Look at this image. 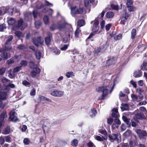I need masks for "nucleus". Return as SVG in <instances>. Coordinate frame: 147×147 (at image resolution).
<instances>
[{"mask_svg": "<svg viewBox=\"0 0 147 147\" xmlns=\"http://www.w3.org/2000/svg\"><path fill=\"white\" fill-rule=\"evenodd\" d=\"M65 28V35L69 38L70 34L71 33L72 28L71 25L67 24L64 19L58 22L57 27L55 24H52L50 26V29L51 30L53 31L57 28L60 30H63Z\"/></svg>", "mask_w": 147, "mask_h": 147, "instance_id": "f257e3e1", "label": "nucleus"}, {"mask_svg": "<svg viewBox=\"0 0 147 147\" xmlns=\"http://www.w3.org/2000/svg\"><path fill=\"white\" fill-rule=\"evenodd\" d=\"M114 85L111 88L109 86H106L105 85L102 87H98L96 89V91L99 93L102 92V94L101 96V99L104 100L105 97L107 96L109 91L110 90V93H111L114 87Z\"/></svg>", "mask_w": 147, "mask_h": 147, "instance_id": "f03ea898", "label": "nucleus"}, {"mask_svg": "<svg viewBox=\"0 0 147 147\" xmlns=\"http://www.w3.org/2000/svg\"><path fill=\"white\" fill-rule=\"evenodd\" d=\"M27 24L26 23H23L22 19H21L18 21V26H14L13 28V29L14 30H16L18 29L21 30H24L27 26Z\"/></svg>", "mask_w": 147, "mask_h": 147, "instance_id": "7ed1b4c3", "label": "nucleus"}, {"mask_svg": "<svg viewBox=\"0 0 147 147\" xmlns=\"http://www.w3.org/2000/svg\"><path fill=\"white\" fill-rule=\"evenodd\" d=\"M9 91L8 89L6 88L3 91L0 92V100H5L7 99Z\"/></svg>", "mask_w": 147, "mask_h": 147, "instance_id": "20e7f679", "label": "nucleus"}, {"mask_svg": "<svg viewBox=\"0 0 147 147\" xmlns=\"http://www.w3.org/2000/svg\"><path fill=\"white\" fill-rule=\"evenodd\" d=\"M51 94L55 97H60L63 95L64 92L57 90H55L51 92Z\"/></svg>", "mask_w": 147, "mask_h": 147, "instance_id": "39448f33", "label": "nucleus"}, {"mask_svg": "<svg viewBox=\"0 0 147 147\" xmlns=\"http://www.w3.org/2000/svg\"><path fill=\"white\" fill-rule=\"evenodd\" d=\"M109 138L111 142H113L117 140L118 143L119 142L121 139L120 134L119 133L117 134H114L112 135H110L109 136Z\"/></svg>", "mask_w": 147, "mask_h": 147, "instance_id": "423d86ee", "label": "nucleus"}, {"mask_svg": "<svg viewBox=\"0 0 147 147\" xmlns=\"http://www.w3.org/2000/svg\"><path fill=\"white\" fill-rule=\"evenodd\" d=\"M43 39L40 36L38 37L37 39L34 38L32 39V42L36 46L38 47L39 45H42L43 43Z\"/></svg>", "mask_w": 147, "mask_h": 147, "instance_id": "0eeeda50", "label": "nucleus"}, {"mask_svg": "<svg viewBox=\"0 0 147 147\" xmlns=\"http://www.w3.org/2000/svg\"><path fill=\"white\" fill-rule=\"evenodd\" d=\"M91 23L93 24V26L92 28V31L94 32H97L99 28L98 26L99 21L97 20H95L92 21Z\"/></svg>", "mask_w": 147, "mask_h": 147, "instance_id": "6e6552de", "label": "nucleus"}, {"mask_svg": "<svg viewBox=\"0 0 147 147\" xmlns=\"http://www.w3.org/2000/svg\"><path fill=\"white\" fill-rule=\"evenodd\" d=\"M8 57V54L3 51V49H0V61L1 60L2 58L7 59Z\"/></svg>", "mask_w": 147, "mask_h": 147, "instance_id": "1a4fd4ad", "label": "nucleus"}, {"mask_svg": "<svg viewBox=\"0 0 147 147\" xmlns=\"http://www.w3.org/2000/svg\"><path fill=\"white\" fill-rule=\"evenodd\" d=\"M52 38V35L51 34L50 32H48L47 34V36L45 38V42L47 45H49Z\"/></svg>", "mask_w": 147, "mask_h": 147, "instance_id": "9d476101", "label": "nucleus"}, {"mask_svg": "<svg viewBox=\"0 0 147 147\" xmlns=\"http://www.w3.org/2000/svg\"><path fill=\"white\" fill-rule=\"evenodd\" d=\"M40 72V70L38 67H36L35 69L33 70L31 72V75L33 78L35 77L37 74H39Z\"/></svg>", "mask_w": 147, "mask_h": 147, "instance_id": "9b49d317", "label": "nucleus"}, {"mask_svg": "<svg viewBox=\"0 0 147 147\" xmlns=\"http://www.w3.org/2000/svg\"><path fill=\"white\" fill-rule=\"evenodd\" d=\"M136 132L140 138H142L146 135V132L145 131H142L140 129H137Z\"/></svg>", "mask_w": 147, "mask_h": 147, "instance_id": "f8f14e48", "label": "nucleus"}, {"mask_svg": "<svg viewBox=\"0 0 147 147\" xmlns=\"http://www.w3.org/2000/svg\"><path fill=\"white\" fill-rule=\"evenodd\" d=\"M13 38V37L12 35H10L8 37V39L5 42V49L7 50H9L11 49V47L7 48V45H9L11 44L10 42L12 40Z\"/></svg>", "mask_w": 147, "mask_h": 147, "instance_id": "ddd939ff", "label": "nucleus"}, {"mask_svg": "<svg viewBox=\"0 0 147 147\" xmlns=\"http://www.w3.org/2000/svg\"><path fill=\"white\" fill-rule=\"evenodd\" d=\"M112 111L113 112L112 114V117L116 118H118L119 116V114L117 109L116 108L114 109Z\"/></svg>", "mask_w": 147, "mask_h": 147, "instance_id": "4468645a", "label": "nucleus"}, {"mask_svg": "<svg viewBox=\"0 0 147 147\" xmlns=\"http://www.w3.org/2000/svg\"><path fill=\"white\" fill-rule=\"evenodd\" d=\"M122 119L126 123L128 127L130 126L131 123V121L129 119H128L126 117L123 116L122 117Z\"/></svg>", "mask_w": 147, "mask_h": 147, "instance_id": "2eb2a0df", "label": "nucleus"}, {"mask_svg": "<svg viewBox=\"0 0 147 147\" xmlns=\"http://www.w3.org/2000/svg\"><path fill=\"white\" fill-rule=\"evenodd\" d=\"M142 76V72L140 70H138L135 71L134 74V76L135 78H138Z\"/></svg>", "mask_w": 147, "mask_h": 147, "instance_id": "dca6fc26", "label": "nucleus"}, {"mask_svg": "<svg viewBox=\"0 0 147 147\" xmlns=\"http://www.w3.org/2000/svg\"><path fill=\"white\" fill-rule=\"evenodd\" d=\"M71 10V13L72 16H74L75 14H77V7L74 6L72 7L71 6H69Z\"/></svg>", "mask_w": 147, "mask_h": 147, "instance_id": "f3484780", "label": "nucleus"}, {"mask_svg": "<svg viewBox=\"0 0 147 147\" xmlns=\"http://www.w3.org/2000/svg\"><path fill=\"white\" fill-rule=\"evenodd\" d=\"M35 55L36 58L38 59H40L42 56L41 52L39 50H37L35 51Z\"/></svg>", "mask_w": 147, "mask_h": 147, "instance_id": "a211bd4d", "label": "nucleus"}, {"mask_svg": "<svg viewBox=\"0 0 147 147\" xmlns=\"http://www.w3.org/2000/svg\"><path fill=\"white\" fill-rule=\"evenodd\" d=\"M121 109L122 111L127 110L129 109L128 105L127 104L122 103L121 107Z\"/></svg>", "mask_w": 147, "mask_h": 147, "instance_id": "6ab92c4d", "label": "nucleus"}, {"mask_svg": "<svg viewBox=\"0 0 147 147\" xmlns=\"http://www.w3.org/2000/svg\"><path fill=\"white\" fill-rule=\"evenodd\" d=\"M9 9L7 7H3L1 10H0V15L7 13Z\"/></svg>", "mask_w": 147, "mask_h": 147, "instance_id": "aec40b11", "label": "nucleus"}, {"mask_svg": "<svg viewBox=\"0 0 147 147\" xmlns=\"http://www.w3.org/2000/svg\"><path fill=\"white\" fill-rule=\"evenodd\" d=\"M10 127L7 126L4 129L3 131L2 132V133L4 134H8L10 133Z\"/></svg>", "mask_w": 147, "mask_h": 147, "instance_id": "412c9836", "label": "nucleus"}, {"mask_svg": "<svg viewBox=\"0 0 147 147\" xmlns=\"http://www.w3.org/2000/svg\"><path fill=\"white\" fill-rule=\"evenodd\" d=\"M43 11L44 12H48L49 15H52L53 13V11L51 9H48L47 7H45L43 10Z\"/></svg>", "mask_w": 147, "mask_h": 147, "instance_id": "4be33fe9", "label": "nucleus"}, {"mask_svg": "<svg viewBox=\"0 0 147 147\" xmlns=\"http://www.w3.org/2000/svg\"><path fill=\"white\" fill-rule=\"evenodd\" d=\"M114 15L113 13L111 11L107 12L106 14V16L108 18H113Z\"/></svg>", "mask_w": 147, "mask_h": 147, "instance_id": "5701e85b", "label": "nucleus"}, {"mask_svg": "<svg viewBox=\"0 0 147 147\" xmlns=\"http://www.w3.org/2000/svg\"><path fill=\"white\" fill-rule=\"evenodd\" d=\"M128 10L129 12H133L136 10L137 8L133 6L130 5L127 7Z\"/></svg>", "mask_w": 147, "mask_h": 147, "instance_id": "b1692460", "label": "nucleus"}, {"mask_svg": "<svg viewBox=\"0 0 147 147\" xmlns=\"http://www.w3.org/2000/svg\"><path fill=\"white\" fill-rule=\"evenodd\" d=\"M52 51L56 55H59L60 53V50L58 49L56 47L53 48Z\"/></svg>", "mask_w": 147, "mask_h": 147, "instance_id": "393cba45", "label": "nucleus"}, {"mask_svg": "<svg viewBox=\"0 0 147 147\" xmlns=\"http://www.w3.org/2000/svg\"><path fill=\"white\" fill-rule=\"evenodd\" d=\"M96 114V111L94 108L91 109V112L90 114V116L92 117H94Z\"/></svg>", "mask_w": 147, "mask_h": 147, "instance_id": "a878e982", "label": "nucleus"}, {"mask_svg": "<svg viewBox=\"0 0 147 147\" xmlns=\"http://www.w3.org/2000/svg\"><path fill=\"white\" fill-rule=\"evenodd\" d=\"M7 117L6 112L5 111H3L1 113L0 115V118L1 119V120L0 121H4L3 119L5 117Z\"/></svg>", "mask_w": 147, "mask_h": 147, "instance_id": "bb28decb", "label": "nucleus"}, {"mask_svg": "<svg viewBox=\"0 0 147 147\" xmlns=\"http://www.w3.org/2000/svg\"><path fill=\"white\" fill-rule=\"evenodd\" d=\"M14 73L11 69H10L8 71V76L10 78H13L14 77Z\"/></svg>", "mask_w": 147, "mask_h": 147, "instance_id": "cd10ccee", "label": "nucleus"}, {"mask_svg": "<svg viewBox=\"0 0 147 147\" xmlns=\"http://www.w3.org/2000/svg\"><path fill=\"white\" fill-rule=\"evenodd\" d=\"M140 68L143 70H147V63L145 62H143Z\"/></svg>", "mask_w": 147, "mask_h": 147, "instance_id": "c85d7f7f", "label": "nucleus"}, {"mask_svg": "<svg viewBox=\"0 0 147 147\" xmlns=\"http://www.w3.org/2000/svg\"><path fill=\"white\" fill-rule=\"evenodd\" d=\"M9 118L10 120L14 122H16L18 120L17 117L15 115H10Z\"/></svg>", "mask_w": 147, "mask_h": 147, "instance_id": "c756f323", "label": "nucleus"}, {"mask_svg": "<svg viewBox=\"0 0 147 147\" xmlns=\"http://www.w3.org/2000/svg\"><path fill=\"white\" fill-rule=\"evenodd\" d=\"M115 61L114 59V58L113 57L111 58L107 61V64L108 65H110L113 63H115Z\"/></svg>", "mask_w": 147, "mask_h": 147, "instance_id": "7c9ffc66", "label": "nucleus"}, {"mask_svg": "<svg viewBox=\"0 0 147 147\" xmlns=\"http://www.w3.org/2000/svg\"><path fill=\"white\" fill-rule=\"evenodd\" d=\"M77 24V25L79 26H82L84 24V21L82 20H80L78 21Z\"/></svg>", "mask_w": 147, "mask_h": 147, "instance_id": "2f4dec72", "label": "nucleus"}, {"mask_svg": "<svg viewBox=\"0 0 147 147\" xmlns=\"http://www.w3.org/2000/svg\"><path fill=\"white\" fill-rule=\"evenodd\" d=\"M81 34V31L79 28H78L75 32V37H78L79 35Z\"/></svg>", "mask_w": 147, "mask_h": 147, "instance_id": "473e14b6", "label": "nucleus"}, {"mask_svg": "<svg viewBox=\"0 0 147 147\" xmlns=\"http://www.w3.org/2000/svg\"><path fill=\"white\" fill-rule=\"evenodd\" d=\"M16 22L15 20L12 18H10L8 21V24L9 25H12L14 24Z\"/></svg>", "mask_w": 147, "mask_h": 147, "instance_id": "72a5a7b5", "label": "nucleus"}, {"mask_svg": "<svg viewBox=\"0 0 147 147\" xmlns=\"http://www.w3.org/2000/svg\"><path fill=\"white\" fill-rule=\"evenodd\" d=\"M136 34V30L135 29H133L131 32V38H134Z\"/></svg>", "mask_w": 147, "mask_h": 147, "instance_id": "f704fd0d", "label": "nucleus"}, {"mask_svg": "<svg viewBox=\"0 0 147 147\" xmlns=\"http://www.w3.org/2000/svg\"><path fill=\"white\" fill-rule=\"evenodd\" d=\"M43 21L45 24H48L49 22V18L48 16H45L43 18Z\"/></svg>", "mask_w": 147, "mask_h": 147, "instance_id": "c9c22d12", "label": "nucleus"}, {"mask_svg": "<svg viewBox=\"0 0 147 147\" xmlns=\"http://www.w3.org/2000/svg\"><path fill=\"white\" fill-rule=\"evenodd\" d=\"M144 117V114L142 113H139L136 114V117L139 119L143 118Z\"/></svg>", "mask_w": 147, "mask_h": 147, "instance_id": "e433bc0d", "label": "nucleus"}, {"mask_svg": "<svg viewBox=\"0 0 147 147\" xmlns=\"http://www.w3.org/2000/svg\"><path fill=\"white\" fill-rule=\"evenodd\" d=\"M78 144V140L76 139L74 140L71 143V145L73 146H76Z\"/></svg>", "mask_w": 147, "mask_h": 147, "instance_id": "4c0bfd02", "label": "nucleus"}, {"mask_svg": "<svg viewBox=\"0 0 147 147\" xmlns=\"http://www.w3.org/2000/svg\"><path fill=\"white\" fill-rule=\"evenodd\" d=\"M131 133V131L129 130H127L124 134V135L126 137L129 136Z\"/></svg>", "mask_w": 147, "mask_h": 147, "instance_id": "58836bf2", "label": "nucleus"}, {"mask_svg": "<svg viewBox=\"0 0 147 147\" xmlns=\"http://www.w3.org/2000/svg\"><path fill=\"white\" fill-rule=\"evenodd\" d=\"M73 75V73L72 71L67 72L66 74V76L67 78H69Z\"/></svg>", "mask_w": 147, "mask_h": 147, "instance_id": "ea45409f", "label": "nucleus"}, {"mask_svg": "<svg viewBox=\"0 0 147 147\" xmlns=\"http://www.w3.org/2000/svg\"><path fill=\"white\" fill-rule=\"evenodd\" d=\"M77 14H82L83 12V9L82 8L79 7L77 8Z\"/></svg>", "mask_w": 147, "mask_h": 147, "instance_id": "a19ab883", "label": "nucleus"}, {"mask_svg": "<svg viewBox=\"0 0 147 147\" xmlns=\"http://www.w3.org/2000/svg\"><path fill=\"white\" fill-rule=\"evenodd\" d=\"M6 28V27L5 24H3L0 25V31H3Z\"/></svg>", "mask_w": 147, "mask_h": 147, "instance_id": "79ce46f5", "label": "nucleus"}, {"mask_svg": "<svg viewBox=\"0 0 147 147\" xmlns=\"http://www.w3.org/2000/svg\"><path fill=\"white\" fill-rule=\"evenodd\" d=\"M44 6L45 5L42 3H40L39 4L36 5V8L38 9H40L44 7Z\"/></svg>", "mask_w": 147, "mask_h": 147, "instance_id": "37998d69", "label": "nucleus"}, {"mask_svg": "<svg viewBox=\"0 0 147 147\" xmlns=\"http://www.w3.org/2000/svg\"><path fill=\"white\" fill-rule=\"evenodd\" d=\"M126 6L127 7L131 5L133 3V1L132 0H126Z\"/></svg>", "mask_w": 147, "mask_h": 147, "instance_id": "c03bdc74", "label": "nucleus"}, {"mask_svg": "<svg viewBox=\"0 0 147 147\" xmlns=\"http://www.w3.org/2000/svg\"><path fill=\"white\" fill-rule=\"evenodd\" d=\"M27 62L26 61L24 60L21 61L20 63V64L22 66H26L27 65Z\"/></svg>", "mask_w": 147, "mask_h": 147, "instance_id": "a18cd8bd", "label": "nucleus"}, {"mask_svg": "<svg viewBox=\"0 0 147 147\" xmlns=\"http://www.w3.org/2000/svg\"><path fill=\"white\" fill-rule=\"evenodd\" d=\"M30 67L31 68L34 69L35 67V65L34 64V63L33 61H30L29 63Z\"/></svg>", "mask_w": 147, "mask_h": 147, "instance_id": "49530a36", "label": "nucleus"}, {"mask_svg": "<svg viewBox=\"0 0 147 147\" xmlns=\"http://www.w3.org/2000/svg\"><path fill=\"white\" fill-rule=\"evenodd\" d=\"M34 24L36 28H38L41 25V22L39 21H36L34 23Z\"/></svg>", "mask_w": 147, "mask_h": 147, "instance_id": "de8ad7c7", "label": "nucleus"}, {"mask_svg": "<svg viewBox=\"0 0 147 147\" xmlns=\"http://www.w3.org/2000/svg\"><path fill=\"white\" fill-rule=\"evenodd\" d=\"M23 142L25 145H27L29 143L30 140L28 138H25L24 139Z\"/></svg>", "mask_w": 147, "mask_h": 147, "instance_id": "09e8293b", "label": "nucleus"}, {"mask_svg": "<svg viewBox=\"0 0 147 147\" xmlns=\"http://www.w3.org/2000/svg\"><path fill=\"white\" fill-rule=\"evenodd\" d=\"M131 97L133 100H137L138 98V96L134 94H132L131 95Z\"/></svg>", "mask_w": 147, "mask_h": 147, "instance_id": "8fccbe9b", "label": "nucleus"}, {"mask_svg": "<svg viewBox=\"0 0 147 147\" xmlns=\"http://www.w3.org/2000/svg\"><path fill=\"white\" fill-rule=\"evenodd\" d=\"M122 38V35L121 34L116 35L114 37V39L116 40L120 39Z\"/></svg>", "mask_w": 147, "mask_h": 147, "instance_id": "3c124183", "label": "nucleus"}, {"mask_svg": "<svg viewBox=\"0 0 147 147\" xmlns=\"http://www.w3.org/2000/svg\"><path fill=\"white\" fill-rule=\"evenodd\" d=\"M111 7L114 9L118 10V7L117 5H116L112 4L111 5Z\"/></svg>", "mask_w": 147, "mask_h": 147, "instance_id": "603ef678", "label": "nucleus"}, {"mask_svg": "<svg viewBox=\"0 0 147 147\" xmlns=\"http://www.w3.org/2000/svg\"><path fill=\"white\" fill-rule=\"evenodd\" d=\"M101 50V49L100 48H98L97 49L95 50L94 52V55H98Z\"/></svg>", "mask_w": 147, "mask_h": 147, "instance_id": "864d4df0", "label": "nucleus"}, {"mask_svg": "<svg viewBox=\"0 0 147 147\" xmlns=\"http://www.w3.org/2000/svg\"><path fill=\"white\" fill-rule=\"evenodd\" d=\"M36 93V90L34 88H33L31 90L30 92V95L31 96H34Z\"/></svg>", "mask_w": 147, "mask_h": 147, "instance_id": "5fc2aeb1", "label": "nucleus"}, {"mask_svg": "<svg viewBox=\"0 0 147 147\" xmlns=\"http://www.w3.org/2000/svg\"><path fill=\"white\" fill-rule=\"evenodd\" d=\"M95 138L97 140L102 141H103V139L100 136H96L95 137Z\"/></svg>", "mask_w": 147, "mask_h": 147, "instance_id": "6e6d98bb", "label": "nucleus"}, {"mask_svg": "<svg viewBox=\"0 0 147 147\" xmlns=\"http://www.w3.org/2000/svg\"><path fill=\"white\" fill-rule=\"evenodd\" d=\"M48 121L47 120H45L44 121V123L43 125V129L45 131V127H46L47 126H48V124L47 123Z\"/></svg>", "mask_w": 147, "mask_h": 147, "instance_id": "4d7b16f0", "label": "nucleus"}, {"mask_svg": "<svg viewBox=\"0 0 147 147\" xmlns=\"http://www.w3.org/2000/svg\"><path fill=\"white\" fill-rule=\"evenodd\" d=\"M113 119L111 117H109L107 119V123L108 124H111L113 121Z\"/></svg>", "mask_w": 147, "mask_h": 147, "instance_id": "13d9d810", "label": "nucleus"}, {"mask_svg": "<svg viewBox=\"0 0 147 147\" xmlns=\"http://www.w3.org/2000/svg\"><path fill=\"white\" fill-rule=\"evenodd\" d=\"M31 16V13H26L24 14V16L25 17V20H28V18L30 17Z\"/></svg>", "mask_w": 147, "mask_h": 147, "instance_id": "bf43d9fd", "label": "nucleus"}, {"mask_svg": "<svg viewBox=\"0 0 147 147\" xmlns=\"http://www.w3.org/2000/svg\"><path fill=\"white\" fill-rule=\"evenodd\" d=\"M45 5L47 6L52 7L53 6V4L50 3L49 2L46 0L45 1Z\"/></svg>", "mask_w": 147, "mask_h": 147, "instance_id": "052dcab7", "label": "nucleus"}, {"mask_svg": "<svg viewBox=\"0 0 147 147\" xmlns=\"http://www.w3.org/2000/svg\"><path fill=\"white\" fill-rule=\"evenodd\" d=\"M15 34L18 37H20L22 36V34L20 31H17L16 32Z\"/></svg>", "mask_w": 147, "mask_h": 147, "instance_id": "680f3d73", "label": "nucleus"}, {"mask_svg": "<svg viewBox=\"0 0 147 147\" xmlns=\"http://www.w3.org/2000/svg\"><path fill=\"white\" fill-rule=\"evenodd\" d=\"M38 99L40 101H45L46 97L41 95H39L38 96Z\"/></svg>", "mask_w": 147, "mask_h": 147, "instance_id": "e2e57ef3", "label": "nucleus"}, {"mask_svg": "<svg viewBox=\"0 0 147 147\" xmlns=\"http://www.w3.org/2000/svg\"><path fill=\"white\" fill-rule=\"evenodd\" d=\"M6 68L5 67H3L0 69V74L1 75L3 74L6 71Z\"/></svg>", "mask_w": 147, "mask_h": 147, "instance_id": "0e129e2a", "label": "nucleus"}, {"mask_svg": "<svg viewBox=\"0 0 147 147\" xmlns=\"http://www.w3.org/2000/svg\"><path fill=\"white\" fill-rule=\"evenodd\" d=\"M69 45H64L61 48V50L62 51H65L68 48Z\"/></svg>", "mask_w": 147, "mask_h": 147, "instance_id": "69168bd1", "label": "nucleus"}, {"mask_svg": "<svg viewBox=\"0 0 147 147\" xmlns=\"http://www.w3.org/2000/svg\"><path fill=\"white\" fill-rule=\"evenodd\" d=\"M21 68L20 66H18L16 67L13 69V72L14 73H16L18 72L20 70Z\"/></svg>", "mask_w": 147, "mask_h": 147, "instance_id": "338daca9", "label": "nucleus"}, {"mask_svg": "<svg viewBox=\"0 0 147 147\" xmlns=\"http://www.w3.org/2000/svg\"><path fill=\"white\" fill-rule=\"evenodd\" d=\"M129 17V15L127 13H125L123 15V19L127 20Z\"/></svg>", "mask_w": 147, "mask_h": 147, "instance_id": "774afa93", "label": "nucleus"}]
</instances>
